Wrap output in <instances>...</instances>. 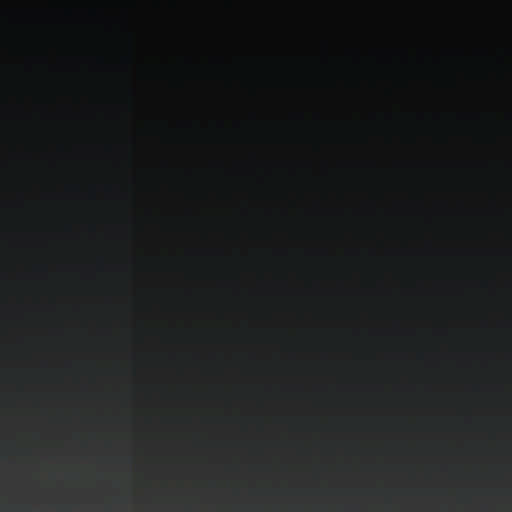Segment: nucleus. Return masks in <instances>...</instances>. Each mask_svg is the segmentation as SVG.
Wrapping results in <instances>:
<instances>
[{"label":"nucleus","instance_id":"nucleus-1","mask_svg":"<svg viewBox=\"0 0 512 512\" xmlns=\"http://www.w3.org/2000/svg\"><path fill=\"white\" fill-rule=\"evenodd\" d=\"M0 4H119L121 10V203H128V2H0Z\"/></svg>","mask_w":512,"mask_h":512},{"label":"nucleus","instance_id":"nucleus-2","mask_svg":"<svg viewBox=\"0 0 512 512\" xmlns=\"http://www.w3.org/2000/svg\"><path fill=\"white\" fill-rule=\"evenodd\" d=\"M121 512H128V412H121Z\"/></svg>","mask_w":512,"mask_h":512},{"label":"nucleus","instance_id":"nucleus-3","mask_svg":"<svg viewBox=\"0 0 512 512\" xmlns=\"http://www.w3.org/2000/svg\"><path fill=\"white\" fill-rule=\"evenodd\" d=\"M147 30L153 45H156L162 39L166 31V25L162 21H151Z\"/></svg>","mask_w":512,"mask_h":512}]
</instances>
